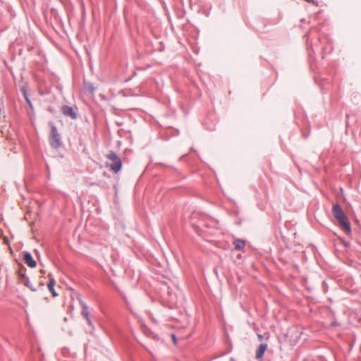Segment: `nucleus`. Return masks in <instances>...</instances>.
<instances>
[{"instance_id": "f3484780", "label": "nucleus", "mask_w": 361, "mask_h": 361, "mask_svg": "<svg viewBox=\"0 0 361 361\" xmlns=\"http://www.w3.org/2000/svg\"><path fill=\"white\" fill-rule=\"evenodd\" d=\"M257 338H258V340H259V341H262V340H263V338H264V336H263V335H262V334H257Z\"/></svg>"}, {"instance_id": "f257e3e1", "label": "nucleus", "mask_w": 361, "mask_h": 361, "mask_svg": "<svg viewBox=\"0 0 361 361\" xmlns=\"http://www.w3.org/2000/svg\"><path fill=\"white\" fill-rule=\"evenodd\" d=\"M332 213L340 228L347 235H350L352 233L350 222L339 203L337 202L333 204Z\"/></svg>"}, {"instance_id": "6e6552de", "label": "nucleus", "mask_w": 361, "mask_h": 361, "mask_svg": "<svg viewBox=\"0 0 361 361\" xmlns=\"http://www.w3.org/2000/svg\"><path fill=\"white\" fill-rule=\"evenodd\" d=\"M78 299L79 300V303L82 307L81 315L85 319L90 317V312L88 310V306L87 304L80 298V295L78 296Z\"/></svg>"}, {"instance_id": "6ab92c4d", "label": "nucleus", "mask_w": 361, "mask_h": 361, "mask_svg": "<svg viewBox=\"0 0 361 361\" xmlns=\"http://www.w3.org/2000/svg\"><path fill=\"white\" fill-rule=\"evenodd\" d=\"M4 108V104L3 102H0V115L1 114V109Z\"/></svg>"}, {"instance_id": "20e7f679", "label": "nucleus", "mask_w": 361, "mask_h": 361, "mask_svg": "<svg viewBox=\"0 0 361 361\" xmlns=\"http://www.w3.org/2000/svg\"><path fill=\"white\" fill-rule=\"evenodd\" d=\"M18 276L21 283L28 288L31 291L35 292L37 289L30 283L29 277L24 272H21L20 271H18Z\"/></svg>"}, {"instance_id": "dca6fc26", "label": "nucleus", "mask_w": 361, "mask_h": 361, "mask_svg": "<svg viewBox=\"0 0 361 361\" xmlns=\"http://www.w3.org/2000/svg\"><path fill=\"white\" fill-rule=\"evenodd\" d=\"M85 320L87 321L88 325L93 328V324H92V322L91 320V318L90 317L85 318Z\"/></svg>"}, {"instance_id": "0eeeda50", "label": "nucleus", "mask_w": 361, "mask_h": 361, "mask_svg": "<svg viewBox=\"0 0 361 361\" xmlns=\"http://www.w3.org/2000/svg\"><path fill=\"white\" fill-rule=\"evenodd\" d=\"M48 277H49V281L47 283V288H48L49 290L51 292V293L52 294V295L54 297H56L58 295V293L56 292V290L54 289L56 281L51 274H48Z\"/></svg>"}, {"instance_id": "a878e982", "label": "nucleus", "mask_w": 361, "mask_h": 361, "mask_svg": "<svg viewBox=\"0 0 361 361\" xmlns=\"http://www.w3.org/2000/svg\"><path fill=\"white\" fill-rule=\"evenodd\" d=\"M91 185H97V183H90Z\"/></svg>"}, {"instance_id": "39448f33", "label": "nucleus", "mask_w": 361, "mask_h": 361, "mask_svg": "<svg viewBox=\"0 0 361 361\" xmlns=\"http://www.w3.org/2000/svg\"><path fill=\"white\" fill-rule=\"evenodd\" d=\"M112 163L106 162L105 166L110 167V169L114 173H118L122 169V159H111Z\"/></svg>"}, {"instance_id": "9d476101", "label": "nucleus", "mask_w": 361, "mask_h": 361, "mask_svg": "<svg viewBox=\"0 0 361 361\" xmlns=\"http://www.w3.org/2000/svg\"><path fill=\"white\" fill-rule=\"evenodd\" d=\"M233 245L235 250H243L245 247V241L243 239L235 238L233 241Z\"/></svg>"}, {"instance_id": "4be33fe9", "label": "nucleus", "mask_w": 361, "mask_h": 361, "mask_svg": "<svg viewBox=\"0 0 361 361\" xmlns=\"http://www.w3.org/2000/svg\"><path fill=\"white\" fill-rule=\"evenodd\" d=\"M44 283L43 282H39V286H42H42H44Z\"/></svg>"}, {"instance_id": "4468645a", "label": "nucleus", "mask_w": 361, "mask_h": 361, "mask_svg": "<svg viewBox=\"0 0 361 361\" xmlns=\"http://www.w3.org/2000/svg\"><path fill=\"white\" fill-rule=\"evenodd\" d=\"M171 339H172L173 343L175 345H176L178 341H177V338H176V335H175L174 334H172L171 335Z\"/></svg>"}, {"instance_id": "7ed1b4c3", "label": "nucleus", "mask_w": 361, "mask_h": 361, "mask_svg": "<svg viewBox=\"0 0 361 361\" xmlns=\"http://www.w3.org/2000/svg\"><path fill=\"white\" fill-rule=\"evenodd\" d=\"M23 259L24 262L30 267L35 268L37 267V262L34 259L31 253L28 251L22 252Z\"/></svg>"}, {"instance_id": "1a4fd4ad", "label": "nucleus", "mask_w": 361, "mask_h": 361, "mask_svg": "<svg viewBox=\"0 0 361 361\" xmlns=\"http://www.w3.org/2000/svg\"><path fill=\"white\" fill-rule=\"evenodd\" d=\"M267 343H261L256 350L255 358L257 360H260L263 357L267 349Z\"/></svg>"}, {"instance_id": "9b49d317", "label": "nucleus", "mask_w": 361, "mask_h": 361, "mask_svg": "<svg viewBox=\"0 0 361 361\" xmlns=\"http://www.w3.org/2000/svg\"><path fill=\"white\" fill-rule=\"evenodd\" d=\"M106 158H118L116 154L114 152H111L107 156Z\"/></svg>"}, {"instance_id": "412c9836", "label": "nucleus", "mask_w": 361, "mask_h": 361, "mask_svg": "<svg viewBox=\"0 0 361 361\" xmlns=\"http://www.w3.org/2000/svg\"><path fill=\"white\" fill-rule=\"evenodd\" d=\"M40 273H41V274H45V271H44V270L41 269V270H40Z\"/></svg>"}, {"instance_id": "a211bd4d", "label": "nucleus", "mask_w": 361, "mask_h": 361, "mask_svg": "<svg viewBox=\"0 0 361 361\" xmlns=\"http://www.w3.org/2000/svg\"><path fill=\"white\" fill-rule=\"evenodd\" d=\"M21 91H22V92H23V94L24 97H25V95H27V92H26V90H25V88L23 87L21 88Z\"/></svg>"}, {"instance_id": "5701e85b", "label": "nucleus", "mask_w": 361, "mask_h": 361, "mask_svg": "<svg viewBox=\"0 0 361 361\" xmlns=\"http://www.w3.org/2000/svg\"><path fill=\"white\" fill-rule=\"evenodd\" d=\"M155 164H157V165H163V164L161 163V162H156Z\"/></svg>"}, {"instance_id": "423d86ee", "label": "nucleus", "mask_w": 361, "mask_h": 361, "mask_svg": "<svg viewBox=\"0 0 361 361\" xmlns=\"http://www.w3.org/2000/svg\"><path fill=\"white\" fill-rule=\"evenodd\" d=\"M61 112L65 116L70 117L73 120H75L78 118V114L75 111L73 108L70 106H68V105L62 106Z\"/></svg>"}, {"instance_id": "aec40b11", "label": "nucleus", "mask_w": 361, "mask_h": 361, "mask_svg": "<svg viewBox=\"0 0 361 361\" xmlns=\"http://www.w3.org/2000/svg\"><path fill=\"white\" fill-rule=\"evenodd\" d=\"M34 252H35V254L36 255H37V256H38V258H39V257H40L39 252L37 250H34Z\"/></svg>"}, {"instance_id": "b1692460", "label": "nucleus", "mask_w": 361, "mask_h": 361, "mask_svg": "<svg viewBox=\"0 0 361 361\" xmlns=\"http://www.w3.org/2000/svg\"><path fill=\"white\" fill-rule=\"evenodd\" d=\"M267 338H267V339H269V333H267Z\"/></svg>"}, {"instance_id": "393cba45", "label": "nucleus", "mask_w": 361, "mask_h": 361, "mask_svg": "<svg viewBox=\"0 0 361 361\" xmlns=\"http://www.w3.org/2000/svg\"><path fill=\"white\" fill-rule=\"evenodd\" d=\"M305 1H307V2H309V3H310V2H312V1H313V0H305Z\"/></svg>"}, {"instance_id": "f03ea898", "label": "nucleus", "mask_w": 361, "mask_h": 361, "mask_svg": "<svg viewBox=\"0 0 361 361\" xmlns=\"http://www.w3.org/2000/svg\"><path fill=\"white\" fill-rule=\"evenodd\" d=\"M51 130L49 136V142L51 147L59 148L61 145L60 135L58 132L57 128L53 123H49Z\"/></svg>"}, {"instance_id": "f8f14e48", "label": "nucleus", "mask_w": 361, "mask_h": 361, "mask_svg": "<svg viewBox=\"0 0 361 361\" xmlns=\"http://www.w3.org/2000/svg\"><path fill=\"white\" fill-rule=\"evenodd\" d=\"M341 243L345 247H349L350 244L348 241L345 240L344 239H341Z\"/></svg>"}, {"instance_id": "2eb2a0df", "label": "nucleus", "mask_w": 361, "mask_h": 361, "mask_svg": "<svg viewBox=\"0 0 361 361\" xmlns=\"http://www.w3.org/2000/svg\"><path fill=\"white\" fill-rule=\"evenodd\" d=\"M25 99L26 101V103L31 107L32 108V102L30 100L29 97L27 95H25Z\"/></svg>"}, {"instance_id": "ddd939ff", "label": "nucleus", "mask_w": 361, "mask_h": 361, "mask_svg": "<svg viewBox=\"0 0 361 361\" xmlns=\"http://www.w3.org/2000/svg\"><path fill=\"white\" fill-rule=\"evenodd\" d=\"M340 325H341V324H340V323H339V322H337V321H336V320H335V321H334V322H332L331 323V324H330V326H331V327H337V326H340Z\"/></svg>"}]
</instances>
